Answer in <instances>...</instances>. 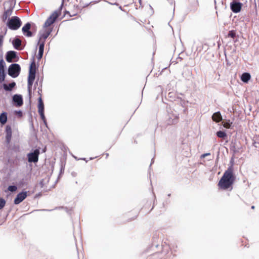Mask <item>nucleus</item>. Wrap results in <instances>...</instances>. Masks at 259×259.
Returning <instances> with one entry per match:
<instances>
[{"label": "nucleus", "instance_id": "nucleus-11", "mask_svg": "<svg viewBox=\"0 0 259 259\" xmlns=\"http://www.w3.org/2000/svg\"><path fill=\"white\" fill-rule=\"evenodd\" d=\"M31 24L29 23H26L22 28V30L24 35L27 37L32 36V32L30 31Z\"/></svg>", "mask_w": 259, "mask_h": 259}, {"label": "nucleus", "instance_id": "nucleus-12", "mask_svg": "<svg viewBox=\"0 0 259 259\" xmlns=\"http://www.w3.org/2000/svg\"><path fill=\"white\" fill-rule=\"evenodd\" d=\"M16 57V54L14 51H9L7 53L6 56V60L8 62H12L13 60Z\"/></svg>", "mask_w": 259, "mask_h": 259}, {"label": "nucleus", "instance_id": "nucleus-27", "mask_svg": "<svg viewBox=\"0 0 259 259\" xmlns=\"http://www.w3.org/2000/svg\"><path fill=\"white\" fill-rule=\"evenodd\" d=\"M17 188L15 186H10L8 188V190L11 192H15L17 190Z\"/></svg>", "mask_w": 259, "mask_h": 259}, {"label": "nucleus", "instance_id": "nucleus-14", "mask_svg": "<svg viewBox=\"0 0 259 259\" xmlns=\"http://www.w3.org/2000/svg\"><path fill=\"white\" fill-rule=\"evenodd\" d=\"M212 119L213 121L216 122H219L222 120V116L220 112H217L214 113L212 116Z\"/></svg>", "mask_w": 259, "mask_h": 259}, {"label": "nucleus", "instance_id": "nucleus-2", "mask_svg": "<svg viewBox=\"0 0 259 259\" xmlns=\"http://www.w3.org/2000/svg\"><path fill=\"white\" fill-rule=\"evenodd\" d=\"M22 22L20 18L16 16L12 17L7 22V25L11 30H17L21 26Z\"/></svg>", "mask_w": 259, "mask_h": 259}, {"label": "nucleus", "instance_id": "nucleus-16", "mask_svg": "<svg viewBox=\"0 0 259 259\" xmlns=\"http://www.w3.org/2000/svg\"><path fill=\"white\" fill-rule=\"evenodd\" d=\"M12 13V10L11 9H8L5 11L2 16V20L3 22H6L7 19L11 15Z\"/></svg>", "mask_w": 259, "mask_h": 259}, {"label": "nucleus", "instance_id": "nucleus-19", "mask_svg": "<svg viewBox=\"0 0 259 259\" xmlns=\"http://www.w3.org/2000/svg\"><path fill=\"white\" fill-rule=\"evenodd\" d=\"M7 113L3 112L0 115V122L2 124H5L7 121Z\"/></svg>", "mask_w": 259, "mask_h": 259}, {"label": "nucleus", "instance_id": "nucleus-34", "mask_svg": "<svg viewBox=\"0 0 259 259\" xmlns=\"http://www.w3.org/2000/svg\"><path fill=\"white\" fill-rule=\"evenodd\" d=\"M69 1V0H62V3L61 7L62 6V5H63V3H64V2L65 1Z\"/></svg>", "mask_w": 259, "mask_h": 259}, {"label": "nucleus", "instance_id": "nucleus-18", "mask_svg": "<svg viewBox=\"0 0 259 259\" xmlns=\"http://www.w3.org/2000/svg\"><path fill=\"white\" fill-rule=\"evenodd\" d=\"M15 85L16 83L15 82H12V83H9L8 85L7 84H4L3 87L6 91H10L12 90Z\"/></svg>", "mask_w": 259, "mask_h": 259}, {"label": "nucleus", "instance_id": "nucleus-10", "mask_svg": "<svg viewBox=\"0 0 259 259\" xmlns=\"http://www.w3.org/2000/svg\"><path fill=\"white\" fill-rule=\"evenodd\" d=\"M242 4L239 2H233L231 3V9L234 13H238L241 11Z\"/></svg>", "mask_w": 259, "mask_h": 259}, {"label": "nucleus", "instance_id": "nucleus-13", "mask_svg": "<svg viewBox=\"0 0 259 259\" xmlns=\"http://www.w3.org/2000/svg\"><path fill=\"white\" fill-rule=\"evenodd\" d=\"M13 99L14 102L17 103V106H21L23 104L22 98L20 95H15Z\"/></svg>", "mask_w": 259, "mask_h": 259}, {"label": "nucleus", "instance_id": "nucleus-4", "mask_svg": "<svg viewBox=\"0 0 259 259\" xmlns=\"http://www.w3.org/2000/svg\"><path fill=\"white\" fill-rule=\"evenodd\" d=\"M40 154L39 150L37 149L33 152L27 154L28 161L29 162H37L38 160V156Z\"/></svg>", "mask_w": 259, "mask_h": 259}, {"label": "nucleus", "instance_id": "nucleus-9", "mask_svg": "<svg viewBox=\"0 0 259 259\" xmlns=\"http://www.w3.org/2000/svg\"><path fill=\"white\" fill-rule=\"evenodd\" d=\"M12 131L11 126L7 125L6 126V141L7 144H9L11 141Z\"/></svg>", "mask_w": 259, "mask_h": 259}, {"label": "nucleus", "instance_id": "nucleus-17", "mask_svg": "<svg viewBox=\"0 0 259 259\" xmlns=\"http://www.w3.org/2000/svg\"><path fill=\"white\" fill-rule=\"evenodd\" d=\"M251 78V76L249 73H243L241 76V80L244 82H247Z\"/></svg>", "mask_w": 259, "mask_h": 259}, {"label": "nucleus", "instance_id": "nucleus-1", "mask_svg": "<svg viewBox=\"0 0 259 259\" xmlns=\"http://www.w3.org/2000/svg\"><path fill=\"white\" fill-rule=\"evenodd\" d=\"M235 177L233 174L232 167H229L224 173L222 177L219 181L218 186L222 190L232 189V186L235 182Z\"/></svg>", "mask_w": 259, "mask_h": 259}, {"label": "nucleus", "instance_id": "nucleus-7", "mask_svg": "<svg viewBox=\"0 0 259 259\" xmlns=\"http://www.w3.org/2000/svg\"><path fill=\"white\" fill-rule=\"evenodd\" d=\"M27 196V192L23 191L17 194L16 197L14 199V203L15 204H18L22 202Z\"/></svg>", "mask_w": 259, "mask_h": 259}, {"label": "nucleus", "instance_id": "nucleus-31", "mask_svg": "<svg viewBox=\"0 0 259 259\" xmlns=\"http://www.w3.org/2000/svg\"><path fill=\"white\" fill-rule=\"evenodd\" d=\"M39 114L41 117V118L43 120H45V114H44V112H39Z\"/></svg>", "mask_w": 259, "mask_h": 259}, {"label": "nucleus", "instance_id": "nucleus-15", "mask_svg": "<svg viewBox=\"0 0 259 259\" xmlns=\"http://www.w3.org/2000/svg\"><path fill=\"white\" fill-rule=\"evenodd\" d=\"M40 97L38 99V111L39 112H44V105L41 99V95L39 92Z\"/></svg>", "mask_w": 259, "mask_h": 259}, {"label": "nucleus", "instance_id": "nucleus-29", "mask_svg": "<svg viewBox=\"0 0 259 259\" xmlns=\"http://www.w3.org/2000/svg\"><path fill=\"white\" fill-rule=\"evenodd\" d=\"M44 50H39L38 54L37 56V58L38 60H40L42 58L44 53Z\"/></svg>", "mask_w": 259, "mask_h": 259}, {"label": "nucleus", "instance_id": "nucleus-26", "mask_svg": "<svg viewBox=\"0 0 259 259\" xmlns=\"http://www.w3.org/2000/svg\"><path fill=\"white\" fill-rule=\"evenodd\" d=\"M153 206H152L151 207V204H146L142 208V210H144V209H146V208H148V209H150L149 210H148V212H150V211H151V210L153 209Z\"/></svg>", "mask_w": 259, "mask_h": 259}, {"label": "nucleus", "instance_id": "nucleus-24", "mask_svg": "<svg viewBox=\"0 0 259 259\" xmlns=\"http://www.w3.org/2000/svg\"><path fill=\"white\" fill-rule=\"evenodd\" d=\"M6 74L5 71L0 70V83H2L5 80Z\"/></svg>", "mask_w": 259, "mask_h": 259}, {"label": "nucleus", "instance_id": "nucleus-21", "mask_svg": "<svg viewBox=\"0 0 259 259\" xmlns=\"http://www.w3.org/2000/svg\"><path fill=\"white\" fill-rule=\"evenodd\" d=\"M36 65L34 61L32 62L30 66L29 73L35 74Z\"/></svg>", "mask_w": 259, "mask_h": 259}, {"label": "nucleus", "instance_id": "nucleus-32", "mask_svg": "<svg viewBox=\"0 0 259 259\" xmlns=\"http://www.w3.org/2000/svg\"><path fill=\"white\" fill-rule=\"evenodd\" d=\"M4 36L0 35V48L2 46L3 43Z\"/></svg>", "mask_w": 259, "mask_h": 259}, {"label": "nucleus", "instance_id": "nucleus-23", "mask_svg": "<svg viewBox=\"0 0 259 259\" xmlns=\"http://www.w3.org/2000/svg\"><path fill=\"white\" fill-rule=\"evenodd\" d=\"M217 135L218 137L221 138H224L227 136V134H226V133L221 131H218L217 133Z\"/></svg>", "mask_w": 259, "mask_h": 259}, {"label": "nucleus", "instance_id": "nucleus-28", "mask_svg": "<svg viewBox=\"0 0 259 259\" xmlns=\"http://www.w3.org/2000/svg\"><path fill=\"white\" fill-rule=\"evenodd\" d=\"M6 201L3 198H0V209H2L5 205Z\"/></svg>", "mask_w": 259, "mask_h": 259}, {"label": "nucleus", "instance_id": "nucleus-33", "mask_svg": "<svg viewBox=\"0 0 259 259\" xmlns=\"http://www.w3.org/2000/svg\"><path fill=\"white\" fill-rule=\"evenodd\" d=\"M210 155V153H204L202 155H201V158H204L206 156H208V155Z\"/></svg>", "mask_w": 259, "mask_h": 259}, {"label": "nucleus", "instance_id": "nucleus-3", "mask_svg": "<svg viewBox=\"0 0 259 259\" xmlns=\"http://www.w3.org/2000/svg\"><path fill=\"white\" fill-rule=\"evenodd\" d=\"M21 68L18 64H11L8 68V74L13 77H17L20 72Z\"/></svg>", "mask_w": 259, "mask_h": 259}, {"label": "nucleus", "instance_id": "nucleus-35", "mask_svg": "<svg viewBox=\"0 0 259 259\" xmlns=\"http://www.w3.org/2000/svg\"><path fill=\"white\" fill-rule=\"evenodd\" d=\"M254 208H255L254 206L253 205L251 206V209H254Z\"/></svg>", "mask_w": 259, "mask_h": 259}, {"label": "nucleus", "instance_id": "nucleus-25", "mask_svg": "<svg viewBox=\"0 0 259 259\" xmlns=\"http://www.w3.org/2000/svg\"><path fill=\"white\" fill-rule=\"evenodd\" d=\"M230 120H228L227 121L223 122V126L224 127L227 128H230L231 126V123H230Z\"/></svg>", "mask_w": 259, "mask_h": 259}, {"label": "nucleus", "instance_id": "nucleus-30", "mask_svg": "<svg viewBox=\"0 0 259 259\" xmlns=\"http://www.w3.org/2000/svg\"><path fill=\"white\" fill-rule=\"evenodd\" d=\"M0 70L5 71L4 62L3 60L0 61Z\"/></svg>", "mask_w": 259, "mask_h": 259}, {"label": "nucleus", "instance_id": "nucleus-6", "mask_svg": "<svg viewBox=\"0 0 259 259\" xmlns=\"http://www.w3.org/2000/svg\"><path fill=\"white\" fill-rule=\"evenodd\" d=\"M50 32H51L49 31H46L40 35L37 42V47H38V49L44 48L45 42L46 39L49 36Z\"/></svg>", "mask_w": 259, "mask_h": 259}, {"label": "nucleus", "instance_id": "nucleus-22", "mask_svg": "<svg viewBox=\"0 0 259 259\" xmlns=\"http://www.w3.org/2000/svg\"><path fill=\"white\" fill-rule=\"evenodd\" d=\"M236 36V32L235 30H231L229 31L228 34V37H231L232 38H235Z\"/></svg>", "mask_w": 259, "mask_h": 259}, {"label": "nucleus", "instance_id": "nucleus-20", "mask_svg": "<svg viewBox=\"0 0 259 259\" xmlns=\"http://www.w3.org/2000/svg\"><path fill=\"white\" fill-rule=\"evenodd\" d=\"M13 45L15 49H18L21 45V40L19 38H15L13 40Z\"/></svg>", "mask_w": 259, "mask_h": 259}, {"label": "nucleus", "instance_id": "nucleus-5", "mask_svg": "<svg viewBox=\"0 0 259 259\" xmlns=\"http://www.w3.org/2000/svg\"><path fill=\"white\" fill-rule=\"evenodd\" d=\"M59 15L60 13H58L57 11H55L54 13H53L47 19V20L45 22L44 26L45 27H47L51 25L55 22V21L58 18Z\"/></svg>", "mask_w": 259, "mask_h": 259}, {"label": "nucleus", "instance_id": "nucleus-8", "mask_svg": "<svg viewBox=\"0 0 259 259\" xmlns=\"http://www.w3.org/2000/svg\"><path fill=\"white\" fill-rule=\"evenodd\" d=\"M35 77V74L29 73L28 77V91L30 98H31L32 86Z\"/></svg>", "mask_w": 259, "mask_h": 259}]
</instances>
